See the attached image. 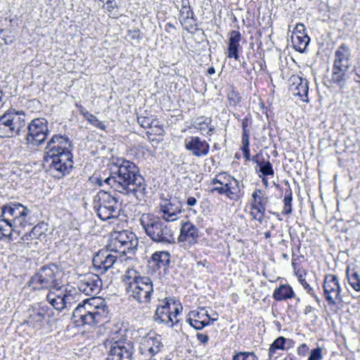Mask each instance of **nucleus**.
Listing matches in <instances>:
<instances>
[{
    "label": "nucleus",
    "mask_w": 360,
    "mask_h": 360,
    "mask_svg": "<svg viewBox=\"0 0 360 360\" xmlns=\"http://www.w3.org/2000/svg\"><path fill=\"white\" fill-rule=\"evenodd\" d=\"M102 287L98 274H86L79 279L77 288L84 294L92 296L78 304L74 309L72 320L77 325L96 326L106 322L110 318V309L105 301L95 297Z\"/></svg>",
    "instance_id": "nucleus-1"
},
{
    "label": "nucleus",
    "mask_w": 360,
    "mask_h": 360,
    "mask_svg": "<svg viewBox=\"0 0 360 360\" xmlns=\"http://www.w3.org/2000/svg\"><path fill=\"white\" fill-rule=\"evenodd\" d=\"M96 183L100 186L105 184L115 191L134 196L139 201L144 198L147 193V185L139 167L124 158H119L113 162L110 176L105 179L96 178Z\"/></svg>",
    "instance_id": "nucleus-2"
},
{
    "label": "nucleus",
    "mask_w": 360,
    "mask_h": 360,
    "mask_svg": "<svg viewBox=\"0 0 360 360\" xmlns=\"http://www.w3.org/2000/svg\"><path fill=\"white\" fill-rule=\"evenodd\" d=\"M72 148V144L68 136L54 134L46 143L44 160L49 164L51 170L63 176L73 167Z\"/></svg>",
    "instance_id": "nucleus-3"
},
{
    "label": "nucleus",
    "mask_w": 360,
    "mask_h": 360,
    "mask_svg": "<svg viewBox=\"0 0 360 360\" xmlns=\"http://www.w3.org/2000/svg\"><path fill=\"white\" fill-rule=\"evenodd\" d=\"M139 221L146 234L154 243L162 246L175 243L174 231L167 221L152 214H143Z\"/></svg>",
    "instance_id": "nucleus-4"
},
{
    "label": "nucleus",
    "mask_w": 360,
    "mask_h": 360,
    "mask_svg": "<svg viewBox=\"0 0 360 360\" xmlns=\"http://www.w3.org/2000/svg\"><path fill=\"white\" fill-rule=\"evenodd\" d=\"M124 281L129 297L140 304H148L153 294V284L148 276H141L137 271L130 269L124 274Z\"/></svg>",
    "instance_id": "nucleus-5"
},
{
    "label": "nucleus",
    "mask_w": 360,
    "mask_h": 360,
    "mask_svg": "<svg viewBox=\"0 0 360 360\" xmlns=\"http://www.w3.org/2000/svg\"><path fill=\"white\" fill-rule=\"evenodd\" d=\"M60 274L59 266L56 264L50 263L37 269L29 280L28 284L34 290H60L62 286Z\"/></svg>",
    "instance_id": "nucleus-6"
},
{
    "label": "nucleus",
    "mask_w": 360,
    "mask_h": 360,
    "mask_svg": "<svg viewBox=\"0 0 360 360\" xmlns=\"http://www.w3.org/2000/svg\"><path fill=\"white\" fill-rule=\"evenodd\" d=\"M94 209L98 217L103 221H106L120 216L121 204L116 195L101 190L94 198Z\"/></svg>",
    "instance_id": "nucleus-7"
},
{
    "label": "nucleus",
    "mask_w": 360,
    "mask_h": 360,
    "mask_svg": "<svg viewBox=\"0 0 360 360\" xmlns=\"http://www.w3.org/2000/svg\"><path fill=\"white\" fill-rule=\"evenodd\" d=\"M0 217L11 221L15 226L26 227L34 223L35 217L31 210L20 202H10L1 207Z\"/></svg>",
    "instance_id": "nucleus-8"
},
{
    "label": "nucleus",
    "mask_w": 360,
    "mask_h": 360,
    "mask_svg": "<svg viewBox=\"0 0 360 360\" xmlns=\"http://www.w3.org/2000/svg\"><path fill=\"white\" fill-rule=\"evenodd\" d=\"M25 114L23 111L11 110L0 117V137L11 138L25 131Z\"/></svg>",
    "instance_id": "nucleus-9"
},
{
    "label": "nucleus",
    "mask_w": 360,
    "mask_h": 360,
    "mask_svg": "<svg viewBox=\"0 0 360 360\" xmlns=\"http://www.w3.org/2000/svg\"><path fill=\"white\" fill-rule=\"evenodd\" d=\"M124 262V255H118L110 248L103 249L96 252L92 259L94 269L103 274L110 269L119 271Z\"/></svg>",
    "instance_id": "nucleus-10"
},
{
    "label": "nucleus",
    "mask_w": 360,
    "mask_h": 360,
    "mask_svg": "<svg viewBox=\"0 0 360 360\" xmlns=\"http://www.w3.org/2000/svg\"><path fill=\"white\" fill-rule=\"evenodd\" d=\"M103 345L108 349L106 360H131L134 352L132 342L126 338L108 339Z\"/></svg>",
    "instance_id": "nucleus-11"
},
{
    "label": "nucleus",
    "mask_w": 360,
    "mask_h": 360,
    "mask_svg": "<svg viewBox=\"0 0 360 360\" xmlns=\"http://www.w3.org/2000/svg\"><path fill=\"white\" fill-rule=\"evenodd\" d=\"M26 129L27 133L25 144L29 146H39L45 141L49 134L48 121L44 117L32 120L25 128Z\"/></svg>",
    "instance_id": "nucleus-12"
},
{
    "label": "nucleus",
    "mask_w": 360,
    "mask_h": 360,
    "mask_svg": "<svg viewBox=\"0 0 360 360\" xmlns=\"http://www.w3.org/2000/svg\"><path fill=\"white\" fill-rule=\"evenodd\" d=\"M53 309L47 304L37 303L28 309L27 323L35 329H41L53 316Z\"/></svg>",
    "instance_id": "nucleus-13"
},
{
    "label": "nucleus",
    "mask_w": 360,
    "mask_h": 360,
    "mask_svg": "<svg viewBox=\"0 0 360 360\" xmlns=\"http://www.w3.org/2000/svg\"><path fill=\"white\" fill-rule=\"evenodd\" d=\"M323 295L329 304L342 302L341 288L337 276L326 274L323 285Z\"/></svg>",
    "instance_id": "nucleus-14"
},
{
    "label": "nucleus",
    "mask_w": 360,
    "mask_h": 360,
    "mask_svg": "<svg viewBox=\"0 0 360 360\" xmlns=\"http://www.w3.org/2000/svg\"><path fill=\"white\" fill-rule=\"evenodd\" d=\"M162 219L167 222L176 221L184 211L181 202L176 198L166 199L160 205Z\"/></svg>",
    "instance_id": "nucleus-15"
},
{
    "label": "nucleus",
    "mask_w": 360,
    "mask_h": 360,
    "mask_svg": "<svg viewBox=\"0 0 360 360\" xmlns=\"http://www.w3.org/2000/svg\"><path fill=\"white\" fill-rule=\"evenodd\" d=\"M215 318H211L207 310L200 308L198 310L191 311L188 314L186 322L195 329L201 330L218 319L217 313H215Z\"/></svg>",
    "instance_id": "nucleus-16"
},
{
    "label": "nucleus",
    "mask_w": 360,
    "mask_h": 360,
    "mask_svg": "<svg viewBox=\"0 0 360 360\" xmlns=\"http://www.w3.org/2000/svg\"><path fill=\"white\" fill-rule=\"evenodd\" d=\"M184 147L194 157L207 156L210 152V144L199 136H188L184 140Z\"/></svg>",
    "instance_id": "nucleus-17"
},
{
    "label": "nucleus",
    "mask_w": 360,
    "mask_h": 360,
    "mask_svg": "<svg viewBox=\"0 0 360 360\" xmlns=\"http://www.w3.org/2000/svg\"><path fill=\"white\" fill-rule=\"evenodd\" d=\"M171 304H176V302L173 298H165L164 304L157 307L153 316V319L156 323L165 324L170 328L174 326V322L170 308Z\"/></svg>",
    "instance_id": "nucleus-18"
},
{
    "label": "nucleus",
    "mask_w": 360,
    "mask_h": 360,
    "mask_svg": "<svg viewBox=\"0 0 360 360\" xmlns=\"http://www.w3.org/2000/svg\"><path fill=\"white\" fill-rule=\"evenodd\" d=\"M352 50L345 44H341L334 53V60L332 67L349 69L352 63Z\"/></svg>",
    "instance_id": "nucleus-19"
},
{
    "label": "nucleus",
    "mask_w": 360,
    "mask_h": 360,
    "mask_svg": "<svg viewBox=\"0 0 360 360\" xmlns=\"http://www.w3.org/2000/svg\"><path fill=\"white\" fill-rule=\"evenodd\" d=\"M141 349L148 352L151 356L156 354L163 346L161 336L155 333H149L143 338Z\"/></svg>",
    "instance_id": "nucleus-20"
},
{
    "label": "nucleus",
    "mask_w": 360,
    "mask_h": 360,
    "mask_svg": "<svg viewBox=\"0 0 360 360\" xmlns=\"http://www.w3.org/2000/svg\"><path fill=\"white\" fill-rule=\"evenodd\" d=\"M290 91L294 96H297L304 102L308 103L309 84L306 79L295 77L290 86Z\"/></svg>",
    "instance_id": "nucleus-21"
},
{
    "label": "nucleus",
    "mask_w": 360,
    "mask_h": 360,
    "mask_svg": "<svg viewBox=\"0 0 360 360\" xmlns=\"http://www.w3.org/2000/svg\"><path fill=\"white\" fill-rule=\"evenodd\" d=\"M198 229L192 223L184 222L181 228L180 237L188 241L190 244H195L199 237Z\"/></svg>",
    "instance_id": "nucleus-22"
},
{
    "label": "nucleus",
    "mask_w": 360,
    "mask_h": 360,
    "mask_svg": "<svg viewBox=\"0 0 360 360\" xmlns=\"http://www.w3.org/2000/svg\"><path fill=\"white\" fill-rule=\"evenodd\" d=\"M268 202L269 198L264 195L262 190L256 188L252 194L251 210L257 211V212H265Z\"/></svg>",
    "instance_id": "nucleus-23"
},
{
    "label": "nucleus",
    "mask_w": 360,
    "mask_h": 360,
    "mask_svg": "<svg viewBox=\"0 0 360 360\" xmlns=\"http://www.w3.org/2000/svg\"><path fill=\"white\" fill-rule=\"evenodd\" d=\"M224 188L226 196L231 200L238 201L243 195L239 181L234 177L224 185Z\"/></svg>",
    "instance_id": "nucleus-24"
},
{
    "label": "nucleus",
    "mask_w": 360,
    "mask_h": 360,
    "mask_svg": "<svg viewBox=\"0 0 360 360\" xmlns=\"http://www.w3.org/2000/svg\"><path fill=\"white\" fill-rule=\"evenodd\" d=\"M348 70L349 69L332 67L330 82L340 89H345L347 87Z\"/></svg>",
    "instance_id": "nucleus-25"
},
{
    "label": "nucleus",
    "mask_w": 360,
    "mask_h": 360,
    "mask_svg": "<svg viewBox=\"0 0 360 360\" xmlns=\"http://www.w3.org/2000/svg\"><path fill=\"white\" fill-rule=\"evenodd\" d=\"M129 233L126 231L116 233L111 239L109 248L113 252H116L118 255H121L125 241L128 239Z\"/></svg>",
    "instance_id": "nucleus-26"
},
{
    "label": "nucleus",
    "mask_w": 360,
    "mask_h": 360,
    "mask_svg": "<svg viewBox=\"0 0 360 360\" xmlns=\"http://www.w3.org/2000/svg\"><path fill=\"white\" fill-rule=\"evenodd\" d=\"M286 343H293L291 339H287L283 336H279L270 345L269 349V359L276 360L278 358L276 355L277 350H285Z\"/></svg>",
    "instance_id": "nucleus-27"
},
{
    "label": "nucleus",
    "mask_w": 360,
    "mask_h": 360,
    "mask_svg": "<svg viewBox=\"0 0 360 360\" xmlns=\"http://www.w3.org/2000/svg\"><path fill=\"white\" fill-rule=\"evenodd\" d=\"M171 255L167 251H156L152 255L151 263L157 269L165 270L169 265Z\"/></svg>",
    "instance_id": "nucleus-28"
},
{
    "label": "nucleus",
    "mask_w": 360,
    "mask_h": 360,
    "mask_svg": "<svg viewBox=\"0 0 360 360\" xmlns=\"http://www.w3.org/2000/svg\"><path fill=\"white\" fill-rule=\"evenodd\" d=\"M295 296L292 288L289 284H281L273 292V298L278 302L288 300Z\"/></svg>",
    "instance_id": "nucleus-29"
},
{
    "label": "nucleus",
    "mask_w": 360,
    "mask_h": 360,
    "mask_svg": "<svg viewBox=\"0 0 360 360\" xmlns=\"http://www.w3.org/2000/svg\"><path fill=\"white\" fill-rule=\"evenodd\" d=\"M291 41L293 48L300 53H304L310 42L307 34L292 35Z\"/></svg>",
    "instance_id": "nucleus-30"
},
{
    "label": "nucleus",
    "mask_w": 360,
    "mask_h": 360,
    "mask_svg": "<svg viewBox=\"0 0 360 360\" xmlns=\"http://www.w3.org/2000/svg\"><path fill=\"white\" fill-rule=\"evenodd\" d=\"M347 278L351 287L357 292H360V274L354 269L349 267L346 270Z\"/></svg>",
    "instance_id": "nucleus-31"
},
{
    "label": "nucleus",
    "mask_w": 360,
    "mask_h": 360,
    "mask_svg": "<svg viewBox=\"0 0 360 360\" xmlns=\"http://www.w3.org/2000/svg\"><path fill=\"white\" fill-rule=\"evenodd\" d=\"M46 300L56 310L62 311L65 309L62 295H56L50 290L46 295Z\"/></svg>",
    "instance_id": "nucleus-32"
},
{
    "label": "nucleus",
    "mask_w": 360,
    "mask_h": 360,
    "mask_svg": "<svg viewBox=\"0 0 360 360\" xmlns=\"http://www.w3.org/2000/svg\"><path fill=\"white\" fill-rule=\"evenodd\" d=\"M6 220V218L0 217V233L3 237L8 238L9 240H12V232L17 226L13 225V223L11 221Z\"/></svg>",
    "instance_id": "nucleus-33"
},
{
    "label": "nucleus",
    "mask_w": 360,
    "mask_h": 360,
    "mask_svg": "<svg viewBox=\"0 0 360 360\" xmlns=\"http://www.w3.org/2000/svg\"><path fill=\"white\" fill-rule=\"evenodd\" d=\"M212 121V118L209 117H198L192 120L191 127L200 130L202 133L205 130L206 127L210 125Z\"/></svg>",
    "instance_id": "nucleus-34"
},
{
    "label": "nucleus",
    "mask_w": 360,
    "mask_h": 360,
    "mask_svg": "<svg viewBox=\"0 0 360 360\" xmlns=\"http://www.w3.org/2000/svg\"><path fill=\"white\" fill-rule=\"evenodd\" d=\"M49 225L47 223L41 221L35 225L31 230L30 236L32 238H38L42 235H45L48 231Z\"/></svg>",
    "instance_id": "nucleus-35"
},
{
    "label": "nucleus",
    "mask_w": 360,
    "mask_h": 360,
    "mask_svg": "<svg viewBox=\"0 0 360 360\" xmlns=\"http://www.w3.org/2000/svg\"><path fill=\"white\" fill-rule=\"evenodd\" d=\"M137 243L138 241L135 235L133 233H129L128 239L125 241L124 248L121 252V255H124V261L126 260V253L135 248Z\"/></svg>",
    "instance_id": "nucleus-36"
},
{
    "label": "nucleus",
    "mask_w": 360,
    "mask_h": 360,
    "mask_svg": "<svg viewBox=\"0 0 360 360\" xmlns=\"http://www.w3.org/2000/svg\"><path fill=\"white\" fill-rule=\"evenodd\" d=\"M258 167L259 172L262 174V175H259V177L274 175L273 165L269 160H264L263 159Z\"/></svg>",
    "instance_id": "nucleus-37"
},
{
    "label": "nucleus",
    "mask_w": 360,
    "mask_h": 360,
    "mask_svg": "<svg viewBox=\"0 0 360 360\" xmlns=\"http://www.w3.org/2000/svg\"><path fill=\"white\" fill-rule=\"evenodd\" d=\"M179 13H180V18H181L179 20L181 24L187 23V20L188 19H191L195 22L197 20V17L194 14V12L191 6L187 7L186 8H181Z\"/></svg>",
    "instance_id": "nucleus-38"
},
{
    "label": "nucleus",
    "mask_w": 360,
    "mask_h": 360,
    "mask_svg": "<svg viewBox=\"0 0 360 360\" xmlns=\"http://www.w3.org/2000/svg\"><path fill=\"white\" fill-rule=\"evenodd\" d=\"M100 1L105 2L103 8L108 13L112 15H117V10L121 6L120 0H99Z\"/></svg>",
    "instance_id": "nucleus-39"
},
{
    "label": "nucleus",
    "mask_w": 360,
    "mask_h": 360,
    "mask_svg": "<svg viewBox=\"0 0 360 360\" xmlns=\"http://www.w3.org/2000/svg\"><path fill=\"white\" fill-rule=\"evenodd\" d=\"M292 193L291 189H288L285 192L283 199V210L282 213L283 214H290L292 212Z\"/></svg>",
    "instance_id": "nucleus-40"
},
{
    "label": "nucleus",
    "mask_w": 360,
    "mask_h": 360,
    "mask_svg": "<svg viewBox=\"0 0 360 360\" xmlns=\"http://www.w3.org/2000/svg\"><path fill=\"white\" fill-rule=\"evenodd\" d=\"M252 117L250 114H248L243 120H242V140L249 139L250 137V130L248 127L252 124Z\"/></svg>",
    "instance_id": "nucleus-41"
},
{
    "label": "nucleus",
    "mask_w": 360,
    "mask_h": 360,
    "mask_svg": "<svg viewBox=\"0 0 360 360\" xmlns=\"http://www.w3.org/2000/svg\"><path fill=\"white\" fill-rule=\"evenodd\" d=\"M231 360H258V357L253 352H236Z\"/></svg>",
    "instance_id": "nucleus-42"
},
{
    "label": "nucleus",
    "mask_w": 360,
    "mask_h": 360,
    "mask_svg": "<svg viewBox=\"0 0 360 360\" xmlns=\"http://www.w3.org/2000/svg\"><path fill=\"white\" fill-rule=\"evenodd\" d=\"M126 39L130 41L131 43H139L142 39L140 30H129L126 35Z\"/></svg>",
    "instance_id": "nucleus-43"
},
{
    "label": "nucleus",
    "mask_w": 360,
    "mask_h": 360,
    "mask_svg": "<svg viewBox=\"0 0 360 360\" xmlns=\"http://www.w3.org/2000/svg\"><path fill=\"white\" fill-rule=\"evenodd\" d=\"M298 281L300 283V284L302 285V286L303 287V288L307 291V292L308 294H309L310 295H311L313 297H314L316 301L319 303L320 300H319V297L315 294L314 289L312 288H311L309 284L306 281L305 277H304V276L300 275Z\"/></svg>",
    "instance_id": "nucleus-44"
},
{
    "label": "nucleus",
    "mask_w": 360,
    "mask_h": 360,
    "mask_svg": "<svg viewBox=\"0 0 360 360\" xmlns=\"http://www.w3.org/2000/svg\"><path fill=\"white\" fill-rule=\"evenodd\" d=\"M240 46V44L229 43L227 57L233 58L235 60H238L239 59Z\"/></svg>",
    "instance_id": "nucleus-45"
},
{
    "label": "nucleus",
    "mask_w": 360,
    "mask_h": 360,
    "mask_svg": "<svg viewBox=\"0 0 360 360\" xmlns=\"http://www.w3.org/2000/svg\"><path fill=\"white\" fill-rule=\"evenodd\" d=\"M62 297L64 304L65 305V309L71 307L72 304L76 302L75 296L71 292V290H66L65 292L62 295Z\"/></svg>",
    "instance_id": "nucleus-46"
},
{
    "label": "nucleus",
    "mask_w": 360,
    "mask_h": 360,
    "mask_svg": "<svg viewBox=\"0 0 360 360\" xmlns=\"http://www.w3.org/2000/svg\"><path fill=\"white\" fill-rule=\"evenodd\" d=\"M241 142H242L241 150L243 152V157L246 160L250 161V160H251L250 152V148H249L250 141H249V139H245V140H241Z\"/></svg>",
    "instance_id": "nucleus-47"
},
{
    "label": "nucleus",
    "mask_w": 360,
    "mask_h": 360,
    "mask_svg": "<svg viewBox=\"0 0 360 360\" xmlns=\"http://www.w3.org/2000/svg\"><path fill=\"white\" fill-rule=\"evenodd\" d=\"M137 122L142 128L148 129L152 127L153 122L146 116L139 115L137 116Z\"/></svg>",
    "instance_id": "nucleus-48"
},
{
    "label": "nucleus",
    "mask_w": 360,
    "mask_h": 360,
    "mask_svg": "<svg viewBox=\"0 0 360 360\" xmlns=\"http://www.w3.org/2000/svg\"><path fill=\"white\" fill-rule=\"evenodd\" d=\"M228 98L230 105L233 106H236L241 101L239 94L236 91H232L229 94Z\"/></svg>",
    "instance_id": "nucleus-49"
},
{
    "label": "nucleus",
    "mask_w": 360,
    "mask_h": 360,
    "mask_svg": "<svg viewBox=\"0 0 360 360\" xmlns=\"http://www.w3.org/2000/svg\"><path fill=\"white\" fill-rule=\"evenodd\" d=\"M229 43L240 44L241 34L239 31L232 30L229 34Z\"/></svg>",
    "instance_id": "nucleus-50"
},
{
    "label": "nucleus",
    "mask_w": 360,
    "mask_h": 360,
    "mask_svg": "<svg viewBox=\"0 0 360 360\" xmlns=\"http://www.w3.org/2000/svg\"><path fill=\"white\" fill-rule=\"evenodd\" d=\"M322 359V349L321 347L313 349L310 352L309 356L307 360H321Z\"/></svg>",
    "instance_id": "nucleus-51"
},
{
    "label": "nucleus",
    "mask_w": 360,
    "mask_h": 360,
    "mask_svg": "<svg viewBox=\"0 0 360 360\" xmlns=\"http://www.w3.org/2000/svg\"><path fill=\"white\" fill-rule=\"evenodd\" d=\"M89 122L98 129L102 130H105L106 129L105 124L103 122L99 121L95 115H93L92 118L89 119Z\"/></svg>",
    "instance_id": "nucleus-52"
},
{
    "label": "nucleus",
    "mask_w": 360,
    "mask_h": 360,
    "mask_svg": "<svg viewBox=\"0 0 360 360\" xmlns=\"http://www.w3.org/2000/svg\"><path fill=\"white\" fill-rule=\"evenodd\" d=\"M218 176L219 177V180L221 181V186H224L227 184V183L233 177L226 172H221L218 174Z\"/></svg>",
    "instance_id": "nucleus-53"
},
{
    "label": "nucleus",
    "mask_w": 360,
    "mask_h": 360,
    "mask_svg": "<svg viewBox=\"0 0 360 360\" xmlns=\"http://www.w3.org/2000/svg\"><path fill=\"white\" fill-rule=\"evenodd\" d=\"M305 27L303 24L299 23L297 24L295 30L292 32V35H297V34H306L304 33Z\"/></svg>",
    "instance_id": "nucleus-54"
},
{
    "label": "nucleus",
    "mask_w": 360,
    "mask_h": 360,
    "mask_svg": "<svg viewBox=\"0 0 360 360\" xmlns=\"http://www.w3.org/2000/svg\"><path fill=\"white\" fill-rule=\"evenodd\" d=\"M309 350V348L306 344H302L297 348V354L300 356H305Z\"/></svg>",
    "instance_id": "nucleus-55"
},
{
    "label": "nucleus",
    "mask_w": 360,
    "mask_h": 360,
    "mask_svg": "<svg viewBox=\"0 0 360 360\" xmlns=\"http://www.w3.org/2000/svg\"><path fill=\"white\" fill-rule=\"evenodd\" d=\"M197 340L202 345L207 343L209 337L207 334L198 333L196 334Z\"/></svg>",
    "instance_id": "nucleus-56"
},
{
    "label": "nucleus",
    "mask_w": 360,
    "mask_h": 360,
    "mask_svg": "<svg viewBox=\"0 0 360 360\" xmlns=\"http://www.w3.org/2000/svg\"><path fill=\"white\" fill-rule=\"evenodd\" d=\"M210 192L212 193L214 192H217L219 195H226V191L224 188V186L214 187L213 188L211 189Z\"/></svg>",
    "instance_id": "nucleus-57"
},
{
    "label": "nucleus",
    "mask_w": 360,
    "mask_h": 360,
    "mask_svg": "<svg viewBox=\"0 0 360 360\" xmlns=\"http://www.w3.org/2000/svg\"><path fill=\"white\" fill-rule=\"evenodd\" d=\"M299 257L297 255H296L294 252V251L292 250V267L294 271L296 270V267H297V262L296 261L298 259Z\"/></svg>",
    "instance_id": "nucleus-58"
},
{
    "label": "nucleus",
    "mask_w": 360,
    "mask_h": 360,
    "mask_svg": "<svg viewBox=\"0 0 360 360\" xmlns=\"http://www.w3.org/2000/svg\"><path fill=\"white\" fill-rule=\"evenodd\" d=\"M181 309H182V307H181V304L180 303L176 304V306L174 307V312H172V316L176 318V316L180 314Z\"/></svg>",
    "instance_id": "nucleus-59"
},
{
    "label": "nucleus",
    "mask_w": 360,
    "mask_h": 360,
    "mask_svg": "<svg viewBox=\"0 0 360 360\" xmlns=\"http://www.w3.org/2000/svg\"><path fill=\"white\" fill-rule=\"evenodd\" d=\"M81 114L88 122L89 121V119L92 118V116L94 115L93 114L90 113L89 111L85 110H82Z\"/></svg>",
    "instance_id": "nucleus-60"
},
{
    "label": "nucleus",
    "mask_w": 360,
    "mask_h": 360,
    "mask_svg": "<svg viewBox=\"0 0 360 360\" xmlns=\"http://www.w3.org/2000/svg\"><path fill=\"white\" fill-rule=\"evenodd\" d=\"M186 204L188 206H194L197 204V200L195 197H189L186 200Z\"/></svg>",
    "instance_id": "nucleus-61"
},
{
    "label": "nucleus",
    "mask_w": 360,
    "mask_h": 360,
    "mask_svg": "<svg viewBox=\"0 0 360 360\" xmlns=\"http://www.w3.org/2000/svg\"><path fill=\"white\" fill-rule=\"evenodd\" d=\"M264 212H257L258 215L257 216H254V219L259 221V222L260 224L262 223V221L264 220Z\"/></svg>",
    "instance_id": "nucleus-62"
},
{
    "label": "nucleus",
    "mask_w": 360,
    "mask_h": 360,
    "mask_svg": "<svg viewBox=\"0 0 360 360\" xmlns=\"http://www.w3.org/2000/svg\"><path fill=\"white\" fill-rule=\"evenodd\" d=\"M206 128L208 129V131H207V134L208 136H212L215 130L214 126H213L210 124V125H209V127H206Z\"/></svg>",
    "instance_id": "nucleus-63"
},
{
    "label": "nucleus",
    "mask_w": 360,
    "mask_h": 360,
    "mask_svg": "<svg viewBox=\"0 0 360 360\" xmlns=\"http://www.w3.org/2000/svg\"><path fill=\"white\" fill-rule=\"evenodd\" d=\"M181 8H187V7H190L191 5H190V1L189 0H181Z\"/></svg>",
    "instance_id": "nucleus-64"
}]
</instances>
